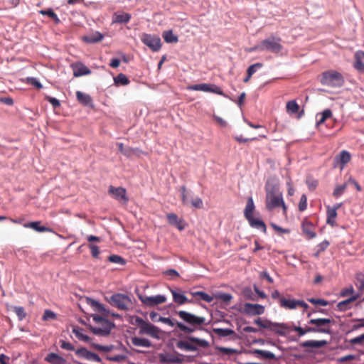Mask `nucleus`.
Listing matches in <instances>:
<instances>
[{"label":"nucleus","instance_id":"nucleus-1","mask_svg":"<svg viewBox=\"0 0 364 364\" xmlns=\"http://www.w3.org/2000/svg\"><path fill=\"white\" fill-rule=\"evenodd\" d=\"M176 314L180 317L181 320H183V322H174L173 320L171 319L170 318L163 316H159L158 318V321L166 323L171 327H173L176 325L178 328L184 333L190 334L197 330H199L203 331L213 337L211 331H210L208 328L202 326L203 324L205 323V317L198 316L183 310L176 311Z\"/></svg>","mask_w":364,"mask_h":364},{"label":"nucleus","instance_id":"nucleus-2","mask_svg":"<svg viewBox=\"0 0 364 364\" xmlns=\"http://www.w3.org/2000/svg\"><path fill=\"white\" fill-rule=\"evenodd\" d=\"M253 322L261 328L269 330L280 336H286L290 330L289 326L286 323L273 322L260 317L255 318Z\"/></svg>","mask_w":364,"mask_h":364},{"label":"nucleus","instance_id":"nucleus-3","mask_svg":"<svg viewBox=\"0 0 364 364\" xmlns=\"http://www.w3.org/2000/svg\"><path fill=\"white\" fill-rule=\"evenodd\" d=\"M255 208V203L252 197H249L247 200L246 206L244 210V216L248 221L250 227L259 230L262 232L266 233L267 226L264 222L259 218L253 217V211Z\"/></svg>","mask_w":364,"mask_h":364},{"label":"nucleus","instance_id":"nucleus-4","mask_svg":"<svg viewBox=\"0 0 364 364\" xmlns=\"http://www.w3.org/2000/svg\"><path fill=\"white\" fill-rule=\"evenodd\" d=\"M187 341L180 340L176 343V347L185 351H197L198 350V346L207 348L210 346V343L205 339L199 338L193 336H186Z\"/></svg>","mask_w":364,"mask_h":364},{"label":"nucleus","instance_id":"nucleus-5","mask_svg":"<svg viewBox=\"0 0 364 364\" xmlns=\"http://www.w3.org/2000/svg\"><path fill=\"white\" fill-rule=\"evenodd\" d=\"M319 81L323 85L330 87H341L345 82L343 75L332 70L322 73Z\"/></svg>","mask_w":364,"mask_h":364},{"label":"nucleus","instance_id":"nucleus-6","mask_svg":"<svg viewBox=\"0 0 364 364\" xmlns=\"http://www.w3.org/2000/svg\"><path fill=\"white\" fill-rule=\"evenodd\" d=\"M281 41V38L271 35L262 40L260 43L258 44L257 48L259 49V51H267L277 54L283 49Z\"/></svg>","mask_w":364,"mask_h":364},{"label":"nucleus","instance_id":"nucleus-7","mask_svg":"<svg viewBox=\"0 0 364 364\" xmlns=\"http://www.w3.org/2000/svg\"><path fill=\"white\" fill-rule=\"evenodd\" d=\"M106 300L111 306L123 311H128L132 304L131 298L121 293L114 294L109 298H106Z\"/></svg>","mask_w":364,"mask_h":364},{"label":"nucleus","instance_id":"nucleus-8","mask_svg":"<svg viewBox=\"0 0 364 364\" xmlns=\"http://www.w3.org/2000/svg\"><path fill=\"white\" fill-rule=\"evenodd\" d=\"M267 193V203L266 208L269 210H272L278 207H282L284 211H286L287 206L284 202L282 193L274 194L273 191H269L266 187Z\"/></svg>","mask_w":364,"mask_h":364},{"label":"nucleus","instance_id":"nucleus-9","mask_svg":"<svg viewBox=\"0 0 364 364\" xmlns=\"http://www.w3.org/2000/svg\"><path fill=\"white\" fill-rule=\"evenodd\" d=\"M333 322V320L326 318H311L308 323L311 325H314L315 326H310L311 328H315L318 330V331H311V333H321L326 334H331V330L329 327H326L327 324H329Z\"/></svg>","mask_w":364,"mask_h":364},{"label":"nucleus","instance_id":"nucleus-10","mask_svg":"<svg viewBox=\"0 0 364 364\" xmlns=\"http://www.w3.org/2000/svg\"><path fill=\"white\" fill-rule=\"evenodd\" d=\"M141 40L144 45L154 52H157L161 47V39L157 36L144 33Z\"/></svg>","mask_w":364,"mask_h":364},{"label":"nucleus","instance_id":"nucleus-11","mask_svg":"<svg viewBox=\"0 0 364 364\" xmlns=\"http://www.w3.org/2000/svg\"><path fill=\"white\" fill-rule=\"evenodd\" d=\"M265 308L259 304L245 303L242 309L239 311L249 316L262 315L264 313Z\"/></svg>","mask_w":364,"mask_h":364},{"label":"nucleus","instance_id":"nucleus-12","mask_svg":"<svg viewBox=\"0 0 364 364\" xmlns=\"http://www.w3.org/2000/svg\"><path fill=\"white\" fill-rule=\"evenodd\" d=\"M191 89L193 90H196V91L212 92V93L222 95L225 97H228V95L223 92V91L221 90V88L214 84H208V83L196 84V85H192L191 87Z\"/></svg>","mask_w":364,"mask_h":364},{"label":"nucleus","instance_id":"nucleus-13","mask_svg":"<svg viewBox=\"0 0 364 364\" xmlns=\"http://www.w3.org/2000/svg\"><path fill=\"white\" fill-rule=\"evenodd\" d=\"M138 297L144 306L149 307H153L156 305L163 304L166 301V296L161 294L149 296L138 294Z\"/></svg>","mask_w":364,"mask_h":364},{"label":"nucleus","instance_id":"nucleus-14","mask_svg":"<svg viewBox=\"0 0 364 364\" xmlns=\"http://www.w3.org/2000/svg\"><path fill=\"white\" fill-rule=\"evenodd\" d=\"M170 291L173 296V301L178 306H181L187 303H196L193 299H188L180 288L170 289Z\"/></svg>","mask_w":364,"mask_h":364},{"label":"nucleus","instance_id":"nucleus-15","mask_svg":"<svg viewBox=\"0 0 364 364\" xmlns=\"http://www.w3.org/2000/svg\"><path fill=\"white\" fill-rule=\"evenodd\" d=\"M160 332L161 330L157 326L146 321L139 329V334H147L156 339L160 338Z\"/></svg>","mask_w":364,"mask_h":364},{"label":"nucleus","instance_id":"nucleus-16","mask_svg":"<svg viewBox=\"0 0 364 364\" xmlns=\"http://www.w3.org/2000/svg\"><path fill=\"white\" fill-rule=\"evenodd\" d=\"M109 194L112 195L114 198L119 200L124 204H126L129 201V198L127 196V191L124 188L117 187L115 188L110 186L108 189Z\"/></svg>","mask_w":364,"mask_h":364},{"label":"nucleus","instance_id":"nucleus-17","mask_svg":"<svg viewBox=\"0 0 364 364\" xmlns=\"http://www.w3.org/2000/svg\"><path fill=\"white\" fill-rule=\"evenodd\" d=\"M115 325L114 323H109V326H102V328L95 327L92 325L89 326L90 331L97 336H107L110 334V332Z\"/></svg>","mask_w":364,"mask_h":364},{"label":"nucleus","instance_id":"nucleus-18","mask_svg":"<svg viewBox=\"0 0 364 364\" xmlns=\"http://www.w3.org/2000/svg\"><path fill=\"white\" fill-rule=\"evenodd\" d=\"M168 223L176 227L179 230H183L185 229V224L183 219L178 218L176 214L173 213H168L166 215Z\"/></svg>","mask_w":364,"mask_h":364},{"label":"nucleus","instance_id":"nucleus-19","mask_svg":"<svg viewBox=\"0 0 364 364\" xmlns=\"http://www.w3.org/2000/svg\"><path fill=\"white\" fill-rule=\"evenodd\" d=\"M159 362L161 363H165V364H170V363L182 364L183 362V359L178 358V357H175L168 353H160L159 355Z\"/></svg>","mask_w":364,"mask_h":364},{"label":"nucleus","instance_id":"nucleus-20","mask_svg":"<svg viewBox=\"0 0 364 364\" xmlns=\"http://www.w3.org/2000/svg\"><path fill=\"white\" fill-rule=\"evenodd\" d=\"M86 301L88 305L93 308L94 311L100 313H103L106 315L110 314V312L106 309L104 304L100 303L99 301L95 300L94 299L87 297Z\"/></svg>","mask_w":364,"mask_h":364},{"label":"nucleus","instance_id":"nucleus-21","mask_svg":"<svg viewBox=\"0 0 364 364\" xmlns=\"http://www.w3.org/2000/svg\"><path fill=\"white\" fill-rule=\"evenodd\" d=\"M359 296H360V295L358 294H354V295H352L348 299L340 301L337 304V310L339 311H341V312H344V311H346L347 310L350 309L351 306H350V304L351 302H353L355 300H357V299H358Z\"/></svg>","mask_w":364,"mask_h":364},{"label":"nucleus","instance_id":"nucleus-22","mask_svg":"<svg viewBox=\"0 0 364 364\" xmlns=\"http://www.w3.org/2000/svg\"><path fill=\"white\" fill-rule=\"evenodd\" d=\"M132 16L124 12H115L112 16V23H127Z\"/></svg>","mask_w":364,"mask_h":364},{"label":"nucleus","instance_id":"nucleus-23","mask_svg":"<svg viewBox=\"0 0 364 364\" xmlns=\"http://www.w3.org/2000/svg\"><path fill=\"white\" fill-rule=\"evenodd\" d=\"M73 75L75 77H80L91 73V70L89 69V68L82 63H76L73 66Z\"/></svg>","mask_w":364,"mask_h":364},{"label":"nucleus","instance_id":"nucleus-24","mask_svg":"<svg viewBox=\"0 0 364 364\" xmlns=\"http://www.w3.org/2000/svg\"><path fill=\"white\" fill-rule=\"evenodd\" d=\"M328 342L326 340L315 341L309 340L300 343V346L303 348H318L327 345Z\"/></svg>","mask_w":364,"mask_h":364},{"label":"nucleus","instance_id":"nucleus-25","mask_svg":"<svg viewBox=\"0 0 364 364\" xmlns=\"http://www.w3.org/2000/svg\"><path fill=\"white\" fill-rule=\"evenodd\" d=\"M250 353L253 355H256L257 358H263V359H268V360H275L276 355L274 353L268 351V350H264L260 349H254L250 351Z\"/></svg>","mask_w":364,"mask_h":364},{"label":"nucleus","instance_id":"nucleus-26","mask_svg":"<svg viewBox=\"0 0 364 364\" xmlns=\"http://www.w3.org/2000/svg\"><path fill=\"white\" fill-rule=\"evenodd\" d=\"M103 38L104 36L101 33L95 31V33L84 36L82 40L87 43H95L101 41Z\"/></svg>","mask_w":364,"mask_h":364},{"label":"nucleus","instance_id":"nucleus-27","mask_svg":"<svg viewBox=\"0 0 364 364\" xmlns=\"http://www.w3.org/2000/svg\"><path fill=\"white\" fill-rule=\"evenodd\" d=\"M77 101L85 106H92V99L90 95L80 91L76 92Z\"/></svg>","mask_w":364,"mask_h":364},{"label":"nucleus","instance_id":"nucleus-28","mask_svg":"<svg viewBox=\"0 0 364 364\" xmlns=\"http://www.w3.org/2000/svg\"><path fill=\"white\" fill-rule=\"evenodd\" d=\"M45 360L51 364H65L66 360L63 357L55 353H50L46 355Z\"/></svg>","mask_w":364,"mask_h":364},{"label":"nucleus","instance_id":"nucleus-29","mask_svg":"<svg viewBox=\"0 0 364 364\" xmlns=\"http://www.w3.org/2000/svg\"><path fill=\"white\" fill-rule=\"evenodd\" d=\"M132 343L135 346H141L144 348H150L152 346L151 342L145 338L132 337Z\"/></svg>","mask_w":364,"mask_h":364},{"label":"nucleus","instance_id":"nucleus-30","mask_svg":"<svg viewBox=\"0 0 364 364\" xmlns=\"http://www.w3.org/2000/svg\"><path fill=\"white\" fill-rule=\"evenodd\" d=\"M355 63L354 67L358 70H364V52L358 50L355 54Z\"/></svg>","mask_w":364,"mask_h":364},{"label":"nucleus","instance_id":"nucleus-31","mask_svg":"<svg viewBox=\"0 0 364 364\" xmlns=\"http://www.w3.org/2000/svg\"><path fill=\"white\" fill-rule=\"evenodd\" d=\"M335 160L340 163L341 167L343 168V166L350 161V154L348 151L343 150L340 152L339 155L336 156Z\"/></svg>","mask_w":364,"mask_h":364},{"label":"nucleus","instance_id":"nucleus-32","mask_svg":"<svg viewBox=\"0 0 364 364\" xmlns=\"http://www.w3.org/2000/svg\"><path fill=\"white\" fill-rule=\"evenodd\" d=\"M189 294L192 296H193V297L198 296L200 300L205 301H206L208 303H210L213 300V296L209 295L208 294L205 293V291H190Z\"/></svg>","mask_w":364,"mask_h":364},{"label":"nucleus","instance_id":"nucleus-33","mask_svg":"<svg viewBox=\"0 0 364 364\" xmlns=\"http://www.w3.org/2000/svg\"><path fill=\"white\" fill-rule=\"evenodd\" d=\"M162 37L168 43H176L178 41V37L173 34L171 29L164 31L162 33Z\"/></svg>","mask_w":364,"mask_h":364},{"label":"nucleus","instance_id":"nucleus-34","mask_svg":"<svg viewBox=\"0 0 364 364\" xmlns=\"http://www.w3.org/2000/svg\"><path fill=\"white\" fill-rule=\"evenodd\" d=\"M301 226L304 233H305L309 239H313L316 236V232L312 230V224L310 222L305 220L302 223Z\"/></svg>","mask_w":364,"mask_h":364},{"label":"nucleus","instance_id":"nucleus-35","mask_svg":"<svg viewBox=\"0 0 364 364\" xmlns=\"http://www.w3.org/2000/svg\"><path fill=\"white\" fill-rule=\"evenodd\" d=\"M24 227L26 228H31L33 230H35L36 231L38 232H46V231H50V229L47 228V227H45V226H42L41 225V222L40 221H34V222H31V223H26L24 225Z\"/></svg>","mask_w":364,"mask_h":364},{"label":"nucleus","instance_id":"nucleus-36","mask_svg":"<svg viewBox=\"0 0 364 364\" xmlns=\"http://www.w3.org/2000/svg\"><path fill=\"white\" fill-rule=\"evenodd\" d=\"M296 301L295 299H287L284 297H282L279 299L280 306L289 309H294L296 308Z\"/></svg>","mask_w":364,"mask_h":364},{"label":"nucleus","instance_id":"nucleus-37","mask_svg":"<svg viewBox=\"0 0 364 364\" xmlns=\"http://www.w3.org/2000/svg\"><path fill=\"white\" fill-rule=\"evenodd\" d=\"M326 223L332 227L336 225L335 219L337 216V212L335 211V209H331L330 206H328L326 211Z\"/></svg>","mask_w":364,"mask_h":364},{"label":"nucleus","instance_id":"nucleus-38","mask_svg":"<svg viewBox=\"0 0 364 364\" xmlns=\"http://www.w3.org/2000/svg\"><path fill=\"white\" fill-rule=\"evenodd\" d=\"M114 82L117 85H127L130 83V80L124 73H119L116 77H114Z\"/></svg>","mask_w":364,"mask_h":364},{"label":"nucleus","instance_id":"nucleus-39","mask_svg":"<svg viewBox=\"0 0 364 364\" xmlns=\"http://www.w3.org/2000/svg\"><path fill=\"white\" fill-rule=\"evenodd\" d=\"M180 191L183 204L187 205L191 202L190 198L192 197V192L191 191H188L185 186H181Z\"/></svg>","mask_w":364,"mask_h":364},{"label":"nucleus","instance_id":"nucleus-40","mask_svg":"<svg viewBox=\"0 0 364 364\" xmlns=\"http://www.w3.org/2000/svg\"><path fill=\"white\" fill-rule=\"evenodd\" d=\"M38 13L43 16H48V18H50L53 20L55 24H59L60 23V20L51 8H49L47 10H41L38 11Z\"/></svg>","mask_w":364,"mask_h":364},{"label":"nucleus","instance_id":"nucleus-41","mask_svg":"<svg viewBox=\"0 0 364 364\" xmlns=\"http://www.w3.org/2000/svg\"><path fill=\"white\" fill-rule=\"evenodd\" d=\"M292 330L297 332L298 336L299 337H301L308 333H311V331H318V330L315 329V328H311V327H309V326H306L305 328H302L301 326H294V325L292 326Z\"/></svg>","mask_w":364,"mask_h":364},{"label":"nucleus","instance_id":"nucleus-42","mask_svg":"<svg viewBox=\"0 0 364 364\" xmlns=\"http://www.w3.org/2000/svg\"><path fill=\"white\" fill-rule=\"evenodd\" d=\"M213 331L219 337H227L235 334V331L230 328H214Z\"/></svg>","mask_w":364,"mask_h":364},{"label":"nucleus","instance_id":"nucleus-43","mask_svg":"<svg viewBox=\"0 0 364 364\" xmlns=\"http://www.w3.org/2000/svg\"><path fill=\"white\" fill-rule=\"evenodd\" d=\"M117 145L118 146L119 151L127 157L132 156L136 150L129 146L124 147L122 143H117Z\"/></svg>","mask_w":364,"mask_h":364},{"label":"nucleus","instance_id":"nucleus-44","mask_svg":"<svg viewBox=\"0 0 364 364\" xmlns=\"http://www.w3.org/2000/svg\"><path fill=\"white\" fill-rule=\"evenodd\" d=\"M213 296V299L215 298L220 299L226 304H228L232 299V294L220 291L214 294Z\"/></svg>","mask_w":364,"mask_h":364},{"label":"nucleus","instance_id":"nucleus-45","mask_svg":"<svg viewBox=\"0 0 364 364\" xmlns=\"http://www.w3.org/2000/svg\"><path fill=\"white\" fill-rule=\"evenodd\" d=\"M82 331L83 330L82 328L76 327V328H73V333H75V335L76 336V337L78 339H80L82 341H85V342H89L90 341V338L87 335H84L82 333Z\"/></svg>","mask_w":364,"mask_h":364},{"label":"nucleus","instance_id":"nucleus-46","mask_svg":"<svg viewBox=\"0 0 364 364\" xmlns=\"http://www.w3.org/2000/svg\"><path fill=\"white\" fill-rule=\"evenodd\" d=\"M107 259L112 263L119 264L120 265H125L127 263L126 259L118 255H112L108 257Z\"/></svg>","mask_w":364,"mask_h":364},{"label":"nucleus","instance_id":"nucleus-47","mask_svg":"<svg viewBox=\"0 0 364 364\" xmlns=\"http://www.w3.org/2000/svg\"><path fill=\"white\" fill-rule=\"evenodd\" d=\"M287 109L289 113L296 114L299 112V106L295 100H291L287 103Z\"/></svg>","mask_w":364,"mask_h":364},{"label":"nucleus","instance_id":"nucleus-48","mask_svg":"<svg viewBox=\"0 0 364 364\" xmlns=\"http://www.w3.org/2000/svg\"><path fill=\"white\" fill-rule=\"evenodd\" d=\"M215 348L217 350H218L220 353L225 354V355H230L232 354L238 353V350L235 348H226V347L218 346H216L215 347Z\"/></svg>","mask_w":364,"mask_h":364},{"label":"nucleus","instance_id":"nucleus-49","mask_svg":"<svg viewBox=\"0 0 364 364\" xmlns=\"http://www.w3.org/2000/svg\"><path fill=\"white\" fill-rule=\"evenodd\" d=\"M129 321L131 324L139 326L140 329L145 321L137 316H129Z\"/></svg>","mask_w":364,"mask_h":364},{"label":"nucleus","instance_id":"nucleus-50","mask_svg":"<svg viewBox=\"0 0 364 364\" xmlns=\"http://www.w3.org/2000/svg\"><path fill=\"white\" fill-rule=\"evenodd\" d=\"M332 116V112L329 109H324L321 113V118L318 119L316 124L317 125H319L322 123H323L328 118L331 117Z\"/></svg>","mask_w":364,"mask_h":364},{"label":"nucleus","instance_id":"nucleus-51","mask_svg":"<svg viewBox=\"0 0 364 364\" xmlns=\"http://www.w3.org/2000/svg\"><path fill=\"white\" fill-rule=\"evenodd\" d=\"M13 311H14V312H15V314H16V316H18V318L20 321H22L26 316L25 309L22 306H14Z\"/></svg>","mask_w":364,"mask_h":364},{"label":"nucleus","instance_id":"nucleus-52","mask_svg":"<svg viewBox=\"0 0 364 364\" xmlns=\"http://www.w3.org/2000/svg\"><path fill=\"white\" fill-rule=\"evenodd\" d=\"M26 82L28 84L35 87L36 88L40 90L43 87V85L40 81L38 80L36 77H28L26 78Z\"/></svg>","mask_w":364,"mask_h":364},{"label":"nucleus","instance_id":"nucleus-53","mask_svg":"<svg viewBox=\"0 0 364 364\" xmlns=\"http://www.w3.org/2000/svg\"><path fill=\"white\" fill-rule=\"evenodd\" d=\"M92 316L93 321L95 323H102V326H109V323H113L112 321H110L107 318H104L101 316L97 315V314H94Z\"/></svg>","mask_w":364,"mask_h":364},{"label":"nucleus","instance_id":"nucleus-54","mask_svg":"<svg viewBox=\"0 0 364 364\" xmlns=\"http://www.w3.org/2000/svg\"><path fill=\"white\" fill-rule=\"evenodd\" d=\"M346 187H347V183H345L342 185L336 186L333 191V196L336 198L341 196L343 193Z\"/></svg>","mask_w":364,"mask_h":364},{"label":"nucleus","instance_id":"nucleus-55","mask_svg":"<svg viewBox=\"0 0 364 364\" xmlns=\"http://www.w3.org/2000/svg\"><path fill=\"white\" fill-rule=\"evenodd\" d=\"M92 347L98 350L102 351V352H109L114 348L113 345L109 346H102L97 343H93Z\"/></svg>","mask_w":364,"mask_h":364},{"label":"nucleus","instance_id":"nucleus-56","mask_svg":"<svg viewBox=\"0 0 364 364\" xmlns=\"http://www.w3.org/2000/svg\"><path fill=\"white\" fill-rule=\"evenodd\" d=\"M307 208V197L305 194L301 196L300 201L299 203V210L300 212L304 211Z\"/></svg>","mask_w":364,"mask_h":364},{"label":"nucleus","instance_id":"nucleus-57","mask_svg":"<svg viewBox=\"0 0 364 364\" xmlns=\"http://www.w3.org/2000/svg\"><path fill=\"white\" fill-rule=\"evenodd\" d=\"M90 351L85 348H80L75 350V354L80 358H84L87 360Z\"/></svg>","mask_w":364,"mask_h":364},{"label":"nucleus","instance_id":"nucleus-58","mask_svg":"<svg viewBox=\"0 0 364 364\" xmlns=\"http://www.w3.org/2000/svg\"><path fill=\"white\" fill-rule=\"evenodd\" d=\"M262 66H263V65L261 63H257L253 65H251L247 68V74L252 75L254 73H255L257 72V70L258 69L261 68Z\"/></svg>","mask_w":364,"mask_h":364},{"label":"nucleus","instance_id":"nucleus-59","mask_svg":"<svg viewBox=\"0 0 364 364\" xmlns=\"http://www.w3.org/2000/svg\"><path fill=\"white\" fill-rule=\"evenodd\" d=\"M308 301L313 304H318L321 306H326L328 304V301L323 299H315V298H310L308 299Z\"/></svg>","mask_w":364,"mask_h":364},{"label":"nucleus","instance_id":"nucleus-60","mask_svg":"<svg viewBox=\"0 0 364 364\" xmlns=\"http://www.w3.org/2000/svg\"><path fill=\"white\" fill-rule=\"evenodd\" d=\"M56 318V314L51 310L47 309L44 311L42 319L43 321H47L48 319H55Z\"/></svg>","mask_w":364,"mask_h":364},{"label":"nucleus","instance_id":"nucleus-61","mask_svg":"<svg viewBox=\"0 0 364 364\" xmlns=\"http://www.w3.org/2000/svg\"><path fill=\"white\" fill-rule=\"evenodd\" d=\"M89 247L91 250V255L94 258H98V256L100 253V248L97 245L90 244Z\"/></svg>","mask_w":364,"mask_h":364},{"label":"nucleus","instance_id":"nucleus-62","mask_svg":"<svg viewBox=\"0 0 364 364\" xmlns=\"http://www.w3.org/2000/svg\"><path fill=\"white\" fill-rule=\"evenodd\" d=\"M127 358V357L124 355H116L114 356H108L107 359L114 362H122L125 360Z\"/></svg>","mask_w":364,"mask_h":364},{"label":"nucleus","instance_id":"nucleus-63","mask_svg":"<svg viewBox=\"0 0 364 364\" xmlns=\"http://www.w3.org/2000/svg\"><path fill=\"white\" fill-rule=\"evenodd\" d=\"M191 205L196 208H203V200L200 198L196 197V198L191 200Z\"/></svg>","mask_w":364,"mask_h":364},{"label":"nucleus","instance_id":"nucleus-64","mask_svg":"<svg viewBox=\"0 0 364 364\" xmlns=\"http://www.w3.org/2000/svg\"><path fill=\"white\" fill-rule=\"evenodd\" d=\"M354 292V289L352 285H350L348 288L343 289L340 292V296L341 297L347 296L348 294H351Z\"/></svg>","mask_w":364,"mask_h":364}]
</instances>
